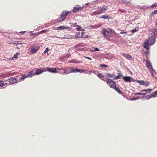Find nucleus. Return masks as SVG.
Masks as SVG:
<instances>
[{
  "label": "nucleus",
  "instance_id": "5",
  "mask_svg": "<svg viewBox=\"0 0 157 157\" xmlns=\"http://www.w3.org/2000/svg\"><path fill=\"white\" fill-rule=\"evenodd\" d=\"M103 33L104 36L105 38L107 39L110 38L111 33L108 31L104 29L103 30Z\"/></svg>",
  "mask_w": 157,
  "mask_h": 157
},
{
  "label": "nucleus",
  "instance_id": "50",
  "mask_svg": "<svg viewBox=\"0 0 157 157\" xmlns=\"http://www.w3.org/2000/svg\"><path fill=\"white\" fill-rule=\"evenodd\" d=\"M98 0H94V2H96V1H98Z\"/></svg>",
  "mask_w": 157,
  "mask_h": 157
},
{
  "label": "nucleus",
  "instance_id": "34",
  "mask_svg": "<svg viewBox=\"0 0 157 157\" xmlns=\"http://www.w3.org/2000/svg\"><path fill=\"white\" fill-rule=\"evenodd\" d=\"M4 85V84L3 81L0 80V87H2Z\"/></svg>",
  "mask_w": 157,
  "mask_h": 157
},
{
  "label": "nucleus",
  "instance_id": "44",
  "mask_svg": "<svg viewBox=\"0 0 157 157\" xmlns=\"http://www.w3.org/2000/svg\"><path fill=\"white\" fill-rule=\"evenodd\" d=\"M71 29V28L69 27H65V29Z\"/></svg>",
  "mask_w": 157,
  "mask_h": 157
},
{
  "label": "nucleus",
  "instance_id": "22",
  "mask_svg": "<svg viewBox=\"0 0 157 157\" xmlns=\"http://www.w3.org/2000/svg\"><path fill=\"white\" fill-rule=\"evenodd\" d=\"M150 71L151 74L153 76H154V74H155V71L152 68L151 69H150Z\"/></svg>",
  "mask_w": 157,
  "mask_h": 157
},
{
  "label": "nucleus",
  "instance_id": "39",
  "mask_svg": "<svg viewBox=\"0 0 157 157\" xmlns=\"http://www.w3.org/2000/svg\"><path fill=\"white\" fill-rule=\"evenodd\" d=\"M48 48H46V50L44 52V54H45L46 53L48 52Z\"/></svg>",
  "mask_w": 157,
  "mask_h": 157
},
{
  "label": "nucleus",
  "instance_id": "33",
  "mask_svg": "<svg viewBox=\"0 0 157 157\" xmlns=\"http://www.w3.org/2000/svg\"><path fill=\"white\" fill-rule=\"evenodd\" d=\"M153 32L155 36H157V29H154Z\"/></svg>",
  "mask_w": 157,
  "mask_h": 157
},
{
  "label": "nucleus",
  "instance_id": "48",
  "mask_svg": "<svg viewBox=\"0 0 157 157\" xmlns=\"http://www.w3.org/2000/svg\"><path fill=\"white\" fill-rule=\"evenodd\" d=\"M61 20H58L57 22V23H60L61 22Z\"/></svg>",
  "mask_w": 157,
  "mask_h": 157
},
{
  "label": "nucleus",
  "instance_id": "32",
  "mask_svg": "<svg viewBox=\"0 0 157 157\" xmlns=\"http://www.w3.org/2000/svg\"><path fill=\"white\" fill-rule=\"evenodd\" d=\"M100 67H108V66L107 65L105 64H101L100 65Z\"/></svg>",
  "mask_w": 157,
  "mask_h": 157
},
{
  "label": "nucleus",
  "instance_id": "7",
  "mask_svg": "<svg viewBox=\"0 0 157 157\" xmlns=\"http://www.w3.org/2000/svg\"><path fill=\"white\" fill-rule=\"evenodd\" d=\"M82 7L78 5H76L73 7L72 10L73 12L75 13L78 12V10H82Z\"/></svg>",
  "mask_w": 157,
  "mask_h": 157
},
{
  "label": "nucleus",
  "instance_id": "3",
  "mask_svg": "<svg viewBox=\"0 0 157 157\" xmlns=\"http://www.w3.org/2000/svg\"><path fill=\"white\" fill-rule=\"evenodd\" d=\"M71 13V11H64L62 12L60 15V17L62 21H64L66 18V16Z\"/></svg>",
  "mask_w": 157,
  "mask_h": 157
},
{
  "label": "nucleus",
  "instance_id": "15",
  "mask_svg": "<svg viewBox=\"0 0 157 157\" xmlns=\"http://www.w3.org/2000/svg\"><path fill=\"white\" fill-rule=\"evenodd\" d=\"M34 70H32L31 71H29L28 73V74L27 75H25V76H27L28 77H31L33 76L34 75Z\"/></svg>",
  "mask_w": 157,
  "mask_h": 157
},
{
  "label": "nucleus",
  "instance_id": "19",
  "mask_svg": "<svg viewBox=\"0 0 157 157\" xmlns=\"http://www.w3.org/2000/svg\"><path fill=\"white\" fill-rule=\"evenodd\" d=\"M123 56L124 57H125L127 59L129 60L131 59L132 57L130 55L125 53H124Z\"/></svg>",
  "mask_w": 157,
  "mask_h": 157
},
{
  "label": "nucleus",
  "instance_id": "27",
  "mask_svg": "<svg viewBox=\"0 0 157 157\" xmlns=\"http://www.w3.org/2000/svg\"><path fill=\"white\" fill-rule=\"evenodd\" d=\"M76 29L78 31H81L82 30V28L80 26L77 25Z\"/></svg>",
  "mask_w": 157,
  "mask_h": 157
},
{
  "label": "nucleus",
  "instance_id": "14",
  "mask_svg": "<svg viewBox=\"0 0 157 157\" xmlns=\"http://www.w3.org/2000/svg\"><path fill=\"white\" fill-rule=\"evenodd\" d=\"M44 71L42 69H36V71L35 73L34 72L35 75L40 74Z\"/></svg>",
  "mask_w": 157,
  "mask_h": 157
},
{
  "label": "nucleus",
  "instance_id": "47",
  "mask_svg": "<svg viewBox=\"0 0 157 157\" xmlns=\"http://www.w3.org/2000/svg\"><path fill=\"white\" fill-rule=\"evenodd\" d=\"M26 32V31H21V32H20V33H25Z\"/></svg>",
  "mask_w": 157,
  "mask_h": 157
},
{
  "label": "nucleus",
  "instance_id": "16",
  "mask_svg": "<svg viewBox=\"0 0 157 157\" xmlns=\"http://www.w3.org/2000/svg\"><path fill=\"white\" fill-rule=\"evenodd\" d=\"M146 64L147 66L149 69H151L152 68L151 64L150 63V60H147V61Z\"/></svg>",
  "mask_w": 157,
  "mask_h": 157
},
{
  "label": "nucleus",
  "instance_id": "23",
  "mask_svg": "<svg viewBox=\"0 0 157 157\" xmlns=\"http://www.w3.org/2000/svg\"><path fill=\"white\" fill-rule=\"evenodd\" d=\"M152 91V90L151 89H148L147 90H141V92L145 91L147 93H150Z\"/></svg>",
  "mask_w": 157,
  "mask_h": 157
},
{
  "label": "nucleus",
  "instance_id": "17",
  "mask_svg": "<svg viewBox=\"0 0 157 157\" xmlns=\"http://www.w3.org/2000/svg\"><path fill=\"white\" fill-rule=\"evenodd\" d=\"M150 45V44L147 42H145L144 43V48L147 49H148L149 47V45Z\"/></svg>",
  "mask_w": 157,
  "mask_h": 157
},
{
  "label": "nucleus",
  "instance_id": "35",
  "mask_svg": "<svg viewBox=\"0 0 157 157\" xmlns=\"http://www.w3.org/2000/svg\"><path fill=\"white\" fill-rule=\"evenodd\" d=\"M18 54H19V53H18V52L16 53L14 55L13 58H17L18 57Z\"/></svg>",
  "mask_w": 157,
  "mask_h": 157
},
{
  "label": "nucleus",
  "instance_id": "51",
  "mask_svg": "<svg viewBox=\"0 0 157 157\" xmlns=\"http://www.w3.org/2000/svg\"><path fill=\"white\" fill-rule=\"evenodd\" d=\"M59 73H60L61 74V73H62L63 72H59Z\"/></svg>",
  "mask_w": 157,
  "mask_h": 157
},
{
  "label": "nucleus",
  "instance_id": "30",
  "mask_svg": "<svg viewBox=\"0 0 157 157\" xmlns=\"http://www.w3.org/2000/svg\"><path fill=\"white\" fill-rule=\"evenodd\" d=\"M65 29V27L64 26H61L57 28V30L63 29Z\"/></svg>",
  "mask_w": 157,
  "mask_h": 157
},
{
  "label": "nucleus",
  "instance_id": "21",
  "mask_svg": "<svg viewBox=\"0 0 157 157\" xmlns=\"http://www.w3.org/2000/svg\"><path fill=\"white\" fill-rule=\"evenodd\" d=\"M113 89H114L115 90H116L120 94H122V92L119 88L117 87H116V86H115V87H114Z\"/></svg>",
  "mask_w": 157,
  "mask_h": 157
},
{
  "label": "nucleus",
  "instance_id": "40",
  "mask_svg": "<svg viewBox=\"0 0 157 157\" xmlns=\"http://www.w3.org/2000/svg\"><path fill=\"white\" fill-rule=\"evenodd\" d=\"M157 13V10H154L152 13L151 14H156Z\"/></svg>",
  "mask_w": 157,
  "mask_h": 157
},
{
  "label": "nucleus",
  "instance_id": "9",
  "mask_svg": "<svg viewBox=\"0 0 157 157\" xmlns=\"http://www.w3.org/2000/svg\"><path fill=\"white\" fill-rule=\"evenodd\" d=\"M27 76H25V75H19L18 76L16 77V78H17V82L18 81H22L25 78H27Z\"/></svg>",
  "mask_w": 157,
  "mask_h": 157
},
{
  "label": "nucleus",
  "instance_id": "25",
  "mask_svg": "<svg viewBox=\"0 0 157 157\" xmlns=\"http://www.w3.org/2000/svg\"><path fill=\"white\" fill-rule=\"evenodd\" d=\"M157 96V90L154 93H152L151 94V96L153 97H155Z\"/></svg>",
  "mask_w": 157,
  "mask_h": 157
},
{
  "label": "nucleus",
  "instance_id": "26",
  "mask_svg": "<svg viewBox=\"0 0 157 157\" xmlns=\"http://www.w3.org/2000/svg\"><path fill=\"white\" fill-rule=\"evenodd\" d=\"M106 75L107 76L109 77L113 78V77H114L115 76L113 75V74H110L109 73H106Z\"/></svg>",
  "mask_w": 157,
  "mask_h": 157
},
{
  "label": "nucleus",
  "instance_id": "42",
  "mask_svg": "<svg viewBox=\"0 0 157 157\" xmlns=\"http://www.w3.org/2000/svg\"><path fill=\"white\" fill-rule=\"evenodd\" d=\"M15 73V72H13V73H10V74H9V75H10V76H12L14 75Z\"/></svg>",
  "mask_w": 157,
  "mask_h": 157
},
{
  "label": "nucleus",
  "instance_id": "49",
  "mask_svg": "<svg viewBox=\"0 0 157 157\" xmlns=\"http://www.w3.org/2000/svg\"><path fill=\"white\" fill-rule=\"evenodd\" d=\"M92 72V71H90L89 74H90V73H91Z\"/></svg>",
  "mask_w": 157,
  "mask_h": 157
},
{
  "label": "nucleus",
  "instance_id": "6",
  "mask_svg": "<svg viewBox=\"0 0 157 157\" xmlns=\"http://www.w3.org/2000/svg\"><path fill=\"white\" fill-rule=\"evenodd\" d=\"M40 48L39 46H36L35 47H32L30 51V53L31 54H33L37 52V50Z\"/></svg>",
  "mask_w": 157,
  "mask_h": 157
},
{
  "label": "nucleus",
  "instance_id": "45",
  "mask_svg": "<svg viewBox=\"0 0 157 157\" xmlns=\"http://www.w3.org/2000/svg\"><path fill=\"white\" fill-rule=\"evenodd\" d=\"M85 57L86 58V59H90V60H91L92 59H91V58H90V57Z\"/></svg>",
  "mask_w": 157,
  "mask_h": 157
},
{
  "label": "nucleus",
  "instance_id": "46",
  "mask_svg": "<svg viewBox=\"0 0 157 157\" xmlns=\"http://www.w3.org/2000/svg\"><path fill=\"white\" fill-rule=\"evenodd\" d=\"M68 38H68V37H64L63 38V39H68Z\"/></svg>",
  "mask_w": 157,
  "mask_h": 157
},
{
  "label": "nucleus",
  "instance_id": "13",
  "mask_svg": "<svg viewBox=\"0 0 157 157\" xmlns=\"http://www.w3.org/2000/svg\"><path fill=\"white\" fill-rule=\"evenodd\" d=\"M123 79L125 82H131L132 81V77L130 76H125L123 77Z\"/></svg>",
  "mask_w": 157,
  "mask_h": 157
},
{
  "label": "nucleus",
  "instance_id": "31",
  "mask_svg": "<svg viewBox=\"0 0 157 157\" xmlns=\"http://www.w3.org/2000/svg\"><path fill=\"white\" fill-rule=\"evenodd\" d=\"M121 1L125 3H130L131 2V0H121Z\"/></svg>",
  "mask_w": 157,
  "mask_h": 157
},
{
  "label": "nucleus",
  "instance_id": "36",
  "mask_svg": "<svg viewBox=\"0 0 157 157\" xmlns=\"http://www.w3.org/2000/svg\"><path fill=\"white\" fill-rule=\"evenodd\" d=\"M146 97V98L147 99H150L151 97H152V96H151V94L150 95H148L147 96L145 97Z\"/></svg>",
  "mask_w": 157,
  "mask_h": 157
},
{
  "label": "nucleus",
  "instance_id": "24",
  "mask_svg": "<svg viewBox=\"0 0 157 157\" xmlns=\"http://www.w3.org/2000/svg\"><path fill=\"white\" fill-rule=\"evenodd\" d=\"M109 16L107 14H106L105 15H103L101 17V18H103L104 19H108L109 18Z\"/></svg>",
  "mask_w": 157,
  "mask_h": 157
},
{
  "label": "nucleus",
  "instance_id": "20",
  "mask_svg": "<svg viewBox=\"0 0 157 157\" xmlns=\"http://www.w3.org/2000/svg\"><path fill=\"white\" fill-rule=\"evenodd\" d=\"M138 82L141 85H147L148 83L147 82H145L143 81H139Z\"/></svg>",
  "mask_w": 157,
  "mask_h": 157
},
{
  "label": "nucleus",
  "instance_id": "18",
  "mask_svg": "<svg viewBox=\"0 0 157 157\" xmlns=\"http://www.w3.org/2000/svg\"><path fill=\"white\" fill-rule=\"evenodd\" d=\"M123 76V74L121 73H118V75L116 76H114V79H118L120 78L121 77H122Z\"/></svg>",
  "mask_w": 157,
  "mask_h": 157
},
{
  "label": "nucleus",
  "instance_id": "43",
  "mask_svg": "<svg viewBox=\"0 0 157 157\" xmlns=\"http://www.w3.org/2000/svg\"><path fill=\"white\" fill-rule=\"evenodd\" d=\"M127 32H120V34H126L127 33Z\"/></svg>",
  "mask_w": 157,
  "mask_h": 157
},
{
  "label": "nucleus",
  "instance_id": "10",
  "mask_svg": "<svg viewBox=\"0 0 157 157\" xmlns=\"http://www.w3.org/2000/svg\"><path fill=\"white\" fill-rule=\"evenodd\" d=\"M9 82L11 84H13L17 82V78L16 77L10 78L9 79Z\"/></svg>",
  "mask_w": 157,
  "mask_h": 157
},
{
  "label": "nucleus",
  "instance_id": "1",
  "mask_svg": "<svg viewBox=\"0 0 157 157\" xmlns=\"http://www.w3.org/2000/svg\"><path fill=\"white\" fill-rule=\"evenodd\" d=\"M58 69L63 70V74H67L71 72H80V73H85L86 71L84 69H75L74 67H69L66 70L63 69L58 68Z\"/></svg>",
  "mask_w": 157,
  "mask_h": 157
},
{
  "label": "nucleus",
  "instance_id": "28",
  "mask_svg": "<svg viewBox=\"0 0 157 157\" xmlns=\"http://www.w3.org/2000/svg\"><path fill=\"white\" fill-rule=\"evenodd\" d=\"M135 95H145L146 94V93H136L135 94Z\"/></svg>",
  "mask_w": 157,
  "mask_h": 157
},
{
  "label": "nucleus",
  "instance_id": "29",
  "mask_svg": "<svg viewBox=\"0 0 157 157\" xmlns=\"http://www.w3.org/2000/svg\"><path fill=\"white\" fill-rule=\"evenodd\" d=\"M138 30V28H136L135 29L131 30V32L132 33H134L136 32Z\"/></svg>",
  "mask_w": 157,
  "mask_h": 157
},
{
  "label": "nucleus",
  "instance_id": "37",
  "mask_svg": "<svg viewBox=\"0 0 157 157\" xmlns=\"http://www.w3.org/2000/svg\"><path fill=\"white\" fill-rule=\"evenodd\" d=\"M157 6V3H154L151 6V7H154Z\"/></svg>",
  "mask_w": 157,
  "mask_h": 157
},
{
  "label": "nucleus",
  "instance_id": "4",
  "mask_svg": "<svg viewBox=\"0 0 157 157\" xmlns=\"http://www.w3.org/2000/svg\"><path fill=\"white\" fill-rule=\"evenodd\" d=\"M107 83L111 88H113L116 86V83L112 80L108 79Z\"/></svg>",
  "mask_w": 157,
  "mask_h": 157
},
{
  "label": "nucleus",
  "instance_id": "11",
  "mask_svg": "<svg viewBox=\"0 0 157 157\" xmlns=\"http://www.w3.org/2000/svg\"><path fill=\"white\" fill-rule=\"evenodd\" d=\"M155 40L154 37L153 36H151L148 38V42L150 44V45H151L155 43Z\"/></svg>",
  "mask_w": 157,
  "mask_h": 157
},
{
  "label": "nucleus",
  "instance_id": "12",
  "mask_svg": "<svg viewBox=\"0 0 157 157\" xmlns=\"http://www.w3.org/2000/svg\"><path fill=\"white\" fill-rule=\"evenodd\" d=\"M46 70L51 73H56L57 71L56 68H51L50 67H47L46 68Z\"/></svg>",
  "mask_w": 157,
  "mask_h": 157
},
{
  "label": "nucleus",
  "instance_id": "38",
  "mask_svg": "<svg viewBox=\"0 0 157 157\" xmlns=\"http://www.w3.org/2000/svg\"><path fill=\"white\" fill-rule=\"evenodd\" d=\"M99 51V49L98 48H95L94 49V50L91 51L94 52V51Z\"/></svg>",
  "mask_w": 157,
  "mask_h": 157
},
{
  "label": "nucleus",
  "instance_id": "41",
  "mask_svg": "<svg viewBox=\"0 0 157 157\" xmlns=\"http://www.w3.org/2000/svg\"><path fill=\"white\" fill-rule=\"evenodd\" d=\"M47 31V29H45V30H43L41 31V33H45V32H46Z\"/></svg>",
  "mask_w": 157,
  "mask_h": 157
},
{
  "label": "nucleus",
  "instance_id": "8",
  "mask_svg": "<svg viewBox=\"0 0 157 157\" xmlns=\"http://www.w3.org/2000/svg\"><path fill=\"white\" fill-rule=\"evenodd\" d=\"M96 72L97 73V76L100 79H101V80H102L104 81H107V79H105L104 78V77L103 75H102L98 71H94V73L95 74L96 73Z\"/></svg>",
  "mask_w": 157,
  "mask_h": 157
},
{
  "label": "nucleus",
  "instance_id": "2",
  "mask_svg": "<svg viewBox=\"0 0 157 157\" xmlns=\"http://www.w3.org/2000/svg\"><path fill=\"white\" fill-rule=\"evenodd\" d=\"M108 6H103L102 7H98L97 8V9L101 10H96L91 13V14L93 15H98L103 13V10H106L108 9Z\"/></svg>",
  "mask_w": 157,
  "mask_h": 157
}]
</instances>
